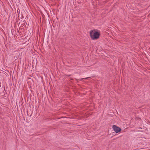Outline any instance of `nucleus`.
<instances>
[{"label":"nucleus","instance_id":"nucleus-3","mask_svg":"<svg viewBox=\"0 0 150 150\" xmlns=\"http://www.w3.org/2000/svg\"><path fill=\"white\" fill-rule=\"evenodd\" d=\"M87 79V78H83V79Z\"/></svg>","mask_w":150,"mask_h":150},{"label":"nucleus","instance_id":"nucleus-2","mask_svg":"<svg viewBox=\"0 0 150 150\" xmlns=\"http://www.w3.org/2000/svg\"><path fill=\"white\" fill-rule=\"evenodd\" d=\"M112 128L116 133H118L121 131V129L120 128L115 125L112 126Z\"/></svg>","mask_w":150,"mask_h":150},{"label":"nucleus","instance_id":"nucleus-1","mask_svg":"<svg viewBox=\"0 0 150 150\" xmlns=\"http://www.w3.org/2000/svg\"><path fill=\"white\" fill-rule=\"evenodd\" d=\"M90 35L91 38L93 40H95L99 38L100 33L99 32L95 30H93L90 31Z\"/></svg>","mask_w":150,"mask_h":150}]
</instances>
